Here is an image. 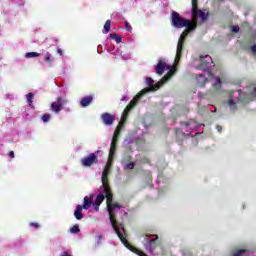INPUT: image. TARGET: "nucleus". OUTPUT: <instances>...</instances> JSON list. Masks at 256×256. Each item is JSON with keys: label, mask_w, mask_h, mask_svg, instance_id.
Instances as JSON below:
<instances>
[{"label": "nucleus", "mask_w": 256, "mask_h": 256, "mask_svg": "<svg viewBox=\"0 0 256 256\" xmlns=\"http://www.w3.org/2000/svg\"><path fill=\"white\" fill-rule=\"evenodd\" d=\"M109 168H105L102 172V187L103 193L106 194V205L108 214L111 215L115 213V209H121V205L117 202H113V191H111V186H109Z\"/></svg>", "instance_id": "obj_1"}, {"label": "nucleus", "mask_w": 256, "mask_h": 256, "mask_svg": "<svg viewBox=\"0 0 256 256\" xmlns=\"http://www.w3.org/2000/svg\"><path fill=\"white\" fill-rule=\"evenodd\" d=\"M109 219L121 243H123V245H125L127 249L131 250L132 253H137V255L143 256L144 255L143 251L137 249V247L133 245H130L129 241H127V230L125 229V226H123V224H117V219H115L114 212L112 214H109Z\"/></svg>", "instance_id": "obj_2"}, {"label": "nucleus", "mask_w": 256, "mask_h": 256, "mask_svg": "<svg viewBox=\"0 0 256 256\" xmlns=\"http://www.w3.org/2000/svg\"><path fill=\"white\" fill-rule=\"evenodd\" d=\"M184 27H186V29L183 31L178 40L175 63H179V61H181V56L183 55V45L185 44V38L187 37V35L191 33V31H195L197 29V19H195L193 22H189Z\"/></svg>", "instance_id": "obj_3"}, {"label": "nucleus", "mask_w": 256, "mask_h": 256, "mask_svg": "<svg viewBox=\"0 0 256 256\" xmlns=\"http://www.w3.org/2000/svg\"><path fill=\"white\" fill-rule=\"evenodd\" d=\"M146 85L147 88L142 89L139 92L138 97H143V95H147V93H151L154 91H159V89H161V86L163 85L162 80H160L158 83L155 84V81L152 80L151 77H147L146 78Z\"/></svg>", "instance_id": "obj_4"}, {"label": "nucleus", "mask_w": 256, "mask_h": 256, "mask_svg": "<svg viewBox=\"0 0 256 256\" xmlns=\"http://www.w3.org/2000/svg\"><path fill=\"white\" fill-rule=\"evenodd\" d=\"M191 21L181 17L178 12L172 11L171 13V24L176 29H183V27L187 26Z\"/></svg>", "instance_id": "obj_5"}, {"label": "nucleus", "mask_w": 256, "mask_h": 256, "mask_svg": "<svg viewBox=\"0 0 256 256\" xmlns=\"http://www.w3.org/2000/svg\"><path fill=\"white\" fill-rule=\"evenodd\" d=\"M141 97H139V93L137 96H135L130 103L126 106V108L123 111L122 114V121H127V115H129L130 111L137 105V103H139V99Z\"/></svg>", "instance_id": "obj_6"}, {"label": "nucleus", "mask_w": 256, "mask_h": 256, "mask_svg": "<svg viewBox=\"0 0 256 256\" xmlns=\"http://www.w3.org/2000/svg\"><path fill=\"white\" fill-rule=\"evenodd\" d=\"M197 0H192V17H200L202 21H207V15L202 10H199Z\"/></svg>", "instance_id": "obj_7"}, {"label": "nucleus", "mask_w": 256, "mask_h": 256, "mask_svg": "<svg viewBox=\"0 0 256 256\" xmlns=\"http://www.w3.org/2000/svg\"><path fill=\"white\" fill-rule=\"evenodd\" d=\"M97 163V154L91 153L89 156H86L81 159L82 167H91V165H96Z\"/></svg>", "instance_id": "obj_8"}, {"label": "nucleus", "mask_w": 256, "mask_h": 256, "mask_svg": "<svg viewBox=\"0 0 256 256\" xmlns=\"http://www.w3.org/2000/svg\"><path fill=\"white\" fill-rule=\"evenodd\" d=\"M210 61H213L211 56H209V55L200 56V65L197 66L196 69L201 70V71H208Z\"/></svg>", "instance_id": "obj_9"}, {"label": "nucleus", "mask_w": 256, "mask_h": 256, "mask_svg": "<svg viewBox=\"0 0 256 256\" xmlns=\"http://www.w3.org/2000/svg\"><path fill=\"white\" fill-rule=\"evenodd\" d=\"M101 119L104 125H107L108 127H110V125H113V123H115V115L107 112L101 115Z\"/></svg>", "instance_id": "obj_10"}, {"label": "nucleus", "mask_w": 256, "mask_h": 256, "mask_svg": "<svg viewBox=\"0 0 256 256\" xmlns=\"http://www.w3.org/2000/svg\"><path fill=\"white\" fill-rule=\"evenodd\" d=\"M165 69H167V63L164 60H159L155 67L157 75H163V73H165Z\"/></svg>", "instance_id": "obj_11"}, {"label": "nucleus", "mask_w": 256, "mask_h": 256, "mask_svg": "<svg viewBox=\"0 0 256 256\" xmlns=\"http://www.w3.org/2000/svg\"><path fill=\"white\" fill-rule=\"evenodd\" d=\"M93 103V95H88L80 100V107H89Z\"/></svg>", "instance_id": "obj_12"}, {"label": "nucleus", "mask_w": 256, "mask_h": 256, "mask_svg": "<svg viewBox=\"0 0 256 256\" xmlns=\"http://www.w3.org/2000/svg\"><path fill=\"white\" fill-rule=\"evenodd\" d=\"M117 143H119V140H112L110 151H109V158L113 159L115 157V152L117 151Z\"/></svg>", "instance_id": "obj_13"}, {"label": "nucleus", "mask_w": 256, "mask_h": 256, "mask_svg": "<svg viewBox=\"0 0 256 256\" xmlns=\"http://www.w3.org/2000/svg\"><path fill=\"white\" fill-rule=\"evenodd\" d=\"M93 197H94L93 194L90 195V197H88V196L84 197V204L82 206V209L87 210L91 207V205H93Z\"/></svg>", "instance_id": "obj_14"}, {"label": "nucleus", "mask_w": 256, "mask_h": 256, "mask_svg": "<svg viewBox=\"0 0 256 256\" xmlns=\"http://www.w3.org/2000/svg\"><path fill=\"white\" fill-rule=\"evenodd\" d=\"M83 206L82 205H77L76 210L74 211V217L78 220L81 221L83 219Z\"/></svg>", "instance_id": "obj_15"}, {"label": "nucleus", "mask_w": 256, "mask_h": 256, "mask_svg": "<svg viewBox=\"0 0 256 256\" xmlns=\"http://www.w3.org/2000/svg\"><path fill=\"white\" fill-rule=\"evenodd\" d=\"M146 249H149L150 251L155 250V247H157V239L151 238L145 243Z\"/></svg>", "instance_id": "obj_16"}, {"label": "nucleus", "mask_w": 256, "mask_h": 256, "mask_svg": "<svg viewBox=\"0 0 256 256\" xmlns=\"http://www.w3.org/2000/svg\"><path fill=\"white\" fill-rule=\"evenodd\" d=\"M50 109H51V111H53V113H59L63 109V104L62 103H57V102H52L51 106H50Z\"/></svg>", "instance_id": "obj_17"}, {"label": "nucleus", "mask_w": 256, "mask_h": 256, "mask_svg": "<svg viewBox=\"0 0 256 256\" xmlns=\"http://www.w3.org/2000/svg\"><path fill=\"white\" fill-rule=\"evenodd\" d=\"M173 75H175V68H171L167 72V74L163 76V78L161 79L162 83H167V81H169V79H171Z\"/></svg>", "instance_id": "obj_18"}, {"label": "nucleus", "mask_w": 256, "mask_h": 256, "mask_svg": "<svg viewBox=\"0 0 256 256\" xmlns=\"http://www.w3.org/2000/svg\"><path fill=\"white\" fill-rule=\"evenodd\" d=\"M105 197H107V194L105 192H103V190H102V193H100L96 196V200L94 201V203L96 205H101V203H103V201H105Z\"/></svg>", "instance_id": "obj_19"}, {"label": "nucleus", "mask_w": 256, "mask_h": 256, "mask_svg": "<svg viewBox=\"0 0 256 256\" xmlns=\"http://www.w3.org/2000/svg\"><path fill=\"white\" fill-rule=\"evenodd\" d=\"M199 87H205V84L207 83L208 79L205 78V75L200 74L199 78H197Z\"/></svg>", "instance_id": "obj_20"}, {"label": "nucleus", "mask_w": 256, "mask_h": 256, "mask_svg": "<svg viewBox=\"0 0 256 256\" xmlns=\"http://www.w3.org/2000/svg\"><path fill=\"white\" fill-rule=\"evenodd\" d=\"M34 97H35V94H33V93H31V92L26 95V99H27V101H28V105H29V107H31L32 109H35V106L33 105V99H34Z\"/></svg>", "instance_id": "obj_21"}, {"label": "nucleus", "mask_w": 256, "mask_h": 256, "mask_svg": "<svg viewBox=\"0 0 256 256\" xmlns=\"http://www.w3.org/2000/svg\"><path fill=\"white\" fill-rule=\"evenodd\" d=\"M44 61L46 63H48L49 67H51V65L53 64V55H51V53L47 52L44 57Z\"/></svg>", "instance_id": "obj_22"}, {"label": "nucleus", "mask_w": 256, "mask_h": 256, "mask_svg": "<svg viewBox=\"0 0 256 256\" xmlns=\"http://www.w3.org/2000/svg\"><path fill=\"white\" fill-rule=\"evenodd\" d=\"M119 135H121V128L119 126H117V128L114 131L112 140L119 141Z\"/></svg>", "instance_id": "obj_23"}, {"label": "nucleus", "mask_w": 256, "mask_h": 256, "mask_svg": "<svg viewBox=\"0 0 256 256\" xmlns=\"http://www.w3.org/2000/svg\"><path fill=\"white\" fill-rule=\"evenodd\" d=\"M213 88L215 91H219V89H221V78H216V82L213 84Z\"/></svg>", "instance_id": "obj_24"}, {"label": "nucleus", "mask_w": 256, "mask_h": 256, "mask_svg": "<svg viewBox=\"0 0 256 256\" xmlns=\"http://www.w3.org/2000/svg\"><path fill=\"white\" fill-rule=\"evenodd\" d=\"M80 232H81V229L77 224L70 228V233H73L74 235H77V233H80Z\"/></svg>", "instance_id": "obj_25"}, {"label": "nucleus", "mask_w": 256, "mask_h": 256, "mask_svg": "<svg viewBox=\"0 0 256 256\" xmlns=\"http://www.w3.org/2000/svg\"><path fill=\"white\" fill-rule=\"evenodd\" d=\"M111 31V20H107L104 24V33Z\"/></svg>", "instance_id": "obj_26"}, {"label": "nucleus", "mask_w": 256, "mask_h": 256, "mask_svg": "<svg viewBox=\"0 0 256 256\" xmlns=\"http://www.w3.org/2000/svg\"><path fill=\"white\" fill-rule=\"evenodd\" d=\"M110 39H115L116 43H121L123 41V38L117 34H110Z\"/></svg>", "instance_id": "obj_27"}, {"label": "nucleus", "mask_w": 256, "mask_h": 256, "mask_svg": "<svg viewBox=\"0 0 256 256\" xmlns=\"http://www.w3.org/2000/svg\"><path fill=\"white\" fill-rule=\"evenodd\" d=\"M39 55L40 54L37 52H28V53H26L25 57H27V59H31L33 57H39Z\"/></svg>", "instance_id": "obj_28"}, {"label": "nucleus", "mask_w": 256, "mask_h": 256, "mask_svg": "<svg viewBox=\"0 0 256 256\" xmlns=\"http://www.w3.org/2000/svg\"><path fill=\"white\" fill-rule=\"evenodd\" d=\"M50 120H51V114H44V115H42L43 123H49Z\"/></svg>", "instance_id": "obj_29"}, {"label": "nucleus", "mask_w": 256, "mask_h": 256, "mask_svg": "<svg viewBox=\"0 0 256 256\" xmlns=\"http://www.w3.org/2000/svg\"><path fill=\"white\" fill-rule=\"evenodd\" d=\"M56 103H61L62 104V107L63 105H67V100L63 99V97L59 96L57 99H56Z\"/></svg>", "instance_id": "obj_30"}, {"label": "nucleus", "mask_w": 256, "mask_h": 256, "mask_svg": "<svg viewBox=\"0 0 256 256\" xmlns=\"http://www.w3.org/2000/svg\"><path fill=\"white\" fill-rule=\"evenodd\" d=\"M124 169H130V170L135 169V162H130V163L126 164Z\"/></svg>", "instance_id": "obj_31"}, {"label": "nucleus", "mask_w": 256, "mask_h": 256, "mask_svg": "<svg viewBox=\"0 0 256 256\" xmlns=\"http://www.w3.org/2000/svg\"><path fill=\"white\" fill-rule=\"evenodd\" d=\"M244 253H247V250L241 249L236 251L233 256H243Z\"/></svg>", "instance_id": "obj_32"}, {"label": "nucleus", "mask_w": 256, "mask_h": 256, "mask_svg": "<svg viewBox=\"0 0 256 256\" xmlns=\"http://www.w3.org/2000/svg\"><path fill=\"white\" fill-rule=\"evenodd\" d=\"M228 105L237 109V106H235V100L233 98H229Z\"/></svg>", "instance_id": "obj_33"}, {"label": "nucleus", "mask_w": 256, "mask_h": 256, "mask_svg": "<svg viewBox=\"0 0 256 256\" xmlns=\"http://www.w3.org/2000/svg\"><path fill=\"white\" fill-rule=\"evenodd\" d=\"M131 159H132L131 155H126L123 157L122 163H129V161H131Z\"/></svg>", "instance_id": "obj_34"}, {"label": "nucleus", "mask_w": 256, "mask_h": 256, "mask_svg": "<svg viewBox=\"0 0 256 256\" xmlns=\"http://www.w3.org/2000/svg\"><path fill=\"white\" fill-rule=\"evenodd\" d=\"M232 33H239V26H231Z\"/></svg>", "instance_id": "obj_35"}, {"label": "nucleus", "mask_w": 256, "mask_h": 256, "mask_svg": "<svg viewBox=\"0 0 256 256\" xmlns=\"http://www.w3.org/2000/svg\"><path fill=\"white\" fill-rule=\"evenodd\" d=\"M30 227H34L35 229H39L40 225H39V223L32 222V223H30Z\"/></svg>", "instance_id": "obj_36"}, {"label": "nucleus", "mask_w": 256, "mask_h": 256, "mask_svg": "<svg viewBox=\"0 0 256 256\" xmlns=\"http://www.w3.org/2000/svg\"><path fill=\"white\" fill-rule=\"evenodd\" d=\"M8 155L11 159H15V152L13 150L9 151Z\"/></svg>", "instance_id": "obj_37"}, {"label": "nucleus", "mask_w": 256, "mask_h": 256, "mask_svg": "<svg viewBox=\"0 0 256 256\" xmlns=\"http://www.w3.org/2000/svg\"><path fill=\"white\" fill-rule=\"evenodd\" d=\"M126 31H131V24L129 22H125Z\"/></svg>", "instance_id": "obj_38"}, {"label": "nucleus", "mask_w": 256, "mask_h": 256, "mask_svg": "<svg viewBox=\"0 0 256 256\" xmlns=\"http://www.w3.org/2000/svg\"><path fill=\"white\" fill-rule=\"evenodd\" d=\"M191 121L193 120H190L189 122H181V125H184L185 127H189V125H191Z\"/></svg>", "instance_id": "obj_39"}, {"label": "nucleus", "mask_w": 256, "mask_h": 256, "mask_svg": "<svg viewBox=\"0 0 256 256\" xmlns=\"http://www.w3.org/2000/svg\"><path fill=\"white\" fill-rule=\"evenodd\" d=\"M216 129H217L218 133H221V131H223V127L221 125H217Z\"/></svg>", "instance_id": "obj_40"}, {"label": "nucleus", "mask_w": 256, "mask_h": 256, "mask_svg": "<svg viewBox=\"0 0 256 256\" xmlns=\"http://www.w3.org/2000/svg\"><path fill=\"white\" fill-rule=\"evenodd\" d=\"M94 209L95 211H99V207H101V205H97L95 203H93Z\"/></svg>", "instance_id": "obj_41"}, {"label": "nucleus", "mask_w": 256, "mask_h": 256, "mask_svg": "<svg viewBox=\"0 0 256 256\" xmlns=\"http://www.w3.org/2000/svg\"><path fill=\"white\" fill-rule=\"evenodd\" d=\"M57 53H58V55H61V56H62V55H63V50H62L61 48H58V49H57Z\"/></svg>", "instance_id": "obj_42"}, {"label": "nucleus", "mask_w": 256, "mask_h": 256, "mask_svg": "<svg viewBox=\"0 0 256 256\" xmlns=\"http://www.w3.org/2000/svg\"><path fill=\"white\" fill-rule=\"evenodd\" d=\"M61 256H72L69 252L64 251Z\"/></svg>", "instance_id": "obj_43"}, {"label": "nucleus", "mask_w": 256, "mask_h": 256, "mask_svg": "<svg viewBox=\"0 0 256 256\" xmlns=\"http://www.w3.org/2000/svg\"><path fill=\"white\" fill-rule=\"evenodd\" d=\"M252 53H256V44L251 47Z\"/></svg>", "instance_id": "obj_44"}, {"label": "nucleus", "mask_w": 256, "mask_h": 256, "mask_svg": "<svg viewBox=\"0 0 256 256\" xmlns=\"http://www.w3.org/2000/svg\"><path fill=\"white\" fill-rule=\"evenodd\" d=\"M144 161H145L146 163H149V159H147V158H144Z\"/></svg>", "instance_id": "obj_45"}, {"label": "nucleus", "mask_w": 256, "mask_h": 256, "mask_svg": "<svg viewBox=\"0 0 256 256\" xmlns=\"http://www.w3.org/2000/svg\"><path fill=\"white\" fill-rule=\"evenodd\" d=\"M153 237H156V239H159V236H158V235H153Z\"/></svg>", "instance_id": "obj_46"}, {"label": "nucleus", "mask_w": 256, "mask_h": 256, "mask_svg": "<svg viewBox=\"0 0 256 256\" xmlns=\"http://www.w3.org/2000/svg\"><path fill=\"white\" fill-rule=\"evenodd\" d=\"M254 93H256V87L253 89Z\"/></svg>", "instance_id": "obj_47"}, {"label": "nucleus", "mask_w": 256, "mask_h": 256, "mask_svg": "<svg viewBox=\"0 0 256 256\" xmlns=\"http://www.w3.org/2000/svg\"><path fill=\"white\" fill-rule=\"evenodd\" d=\"M119 125H122V122H120Z\"/></svg>", "instance_id": "obj_48"}, {"label": "nucleus", "mask_w": 256, "mask_h": 256, "mask_svg": "<svg viewBox=\"0 0 256 256\" xmlns=\"http://www.w3.org/2000/svg\"><path fill=\"white\" fill-rule=\"evenodd\" d=\"M107 165H109V162H107Z\"/></svg>", "instance_id": "obj_49"}]
</instances>
